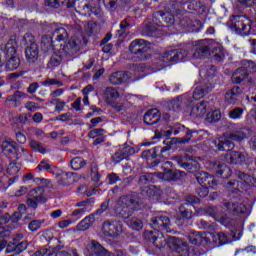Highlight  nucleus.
<instances>
[{
    "label": "nucleus",
    "instance_id": "1",
    "mask_svg": "<svg viewBox=\"0 0 256 256\" xmlns=\"http://www.w3.org/2000/svg\"><path fill=\"white\" fill-rule=\"evenodd\" d=\"M67 37H69V33L63 26L54 28L52 38L47 36L42 37L43 51H53V55L50 58V65L52 67H59L61 63V53H69L70 49H75V47L81 45V39H83L81 36L75 39L74 36L69 42L65 43ZM61 42L65 43L66 46L63 47V44H60Z\"/></svg>",
    "mask_w": 256,
    "mask_h": 256
},
{
    "label": "nucleus",
    "instance_id": "2",
    "mask_svg": "<svg viewBox=\"0 0 256 256\" xmlns=\"http://www.w3.org/2000/svg\"><path fill=\"white\" fill-rule=\"evenodd\" d=\"M153 231L145 233V239L152 243L155 249H163L167 245V238L159 231H166V233H171V221L169 217L165 215L156 216L152 219L151 223Z\"/></svg>",
    "mask_w": 256,
    "mask_h": 256
},
{
    "label": "nucleus",
    "instance_id": "3",
    "mask_svg": "<svg viewBox=\"0 0 256 256\" xmlns=\"http://www.w3.org/2000/svg\"><path fill=\"white\" fill-rule=\"evenodd\" d=\"M233 213H247V207L244 204L225 202L223 204L222 210L219 208H214V213L212 214V217H214L216 221H219V223L224 225V227H229L228 215H231Z\"/></svg>",
    "mask_w": 256,
    "mask_h": 256
},
{
    "label": "nucleus",
    "instance_id": "4",
    "mask_svg": "<svg viewBox=\"0 0 256 256\" xmlns=\"http://www.w3.org/2000/svg\"><path fill=\"white\" fill-rule=\"evenodd\" d=\"M247 137L245 130H238L232 134H226L214 141V145L218 147V151H231L235 145L231 141H243Z\"/></svg>",
    "mask_w": 256,
    "mask_h": 256
},
{
    "label": "nucleus",
    "instance_id": "5",
    "mask_svg": "<svg viewBox=\"0 0 256 256\" xmlns=\"http://www.w3.org/2000/svg\"><path fill=\"white\" fill-rule=\"evenodd\" d=\"M214 243L215 245H227L230 243L229 237L223 232H204L202 234H197L194 239H191V243L194 245H199V241Z\"/></svg>",
    "mask_w": 256,
    "mask_h": 256
},
{
    "label": "nucleus",
    "instance_id": "6",
    "mask_svg": "<svg viewBox=\"0 0 256 256\" xmlns=\"http://www.w3.org/2000/svg\"><path fill=\"white\" fill-rule=\"evenodd\" d=\"M2 151L8 159H27V155H29L23 146L17 145L14 141H4Z\"/></svg>",
    "mask_w": 256,
    "mask_h": 256
},
{
    "label": "nucleus",
    "instance_id": "7",
    "mask_svg": "<svg viewBox=\"0 0 256 256\" xmlns=\"http://www.w3.org/2000/svg\"><path fill=\"white\" fill-rule=\"evenodd\" d=\"M134 210L135 202H133L131 196L121 197L114 208L116 215L118 217H121L122 219H129V217H131V215L133 214Z\"/></svg>",
    "mask_w": 256,
    "mask_h": 256
},
{
    "label": "nucleus",
    "instance_id": "8",
    "mask_svg": "<svg viewBox=\"0 0 256 256\" xmlns=\"http://www.w3.org/2000/svg\"><path fill=\"white\" fill-rule=\"evenodd\" d=\"M151 49V44L143 39H136L131 42L129 51L134 55L135 61H145L147 59V51Z\"/></svg>",
    "mask_w": 256,
    "mask_h": 256
},
{
    "label": "nucleus",
    "instance_id": "9",
    "mask_svg": "<svg viewBox=\"0 0 256 256\" xmlns=\"http://www.w3.org/2000/svg\"><path fill=\"white\" fill-rule=\"evenodd\" d=\"M145 68L143 66H134L130 71L128 72H114L110 76V83L112 85H121V83H125V81H129V79H133V75L137 77L141 71H144Z\"/></svg>",
    "mask_w": 256,
    "mask_h": 256
},
{
    "label": "nucleus",
    "instance_id": "10",
    "mask_svg": "<svg viewBox=\"0 0 256 256\" xmlns=\"http://www.w3.org/2000/svg\"><path fill=\"white\" fill-rule=\"evenodd\" d=\"M233 24L230 29L236 35H242L243 37L250 35L251 33V20L243 16H235L233 19Z\"/></svg>",
    "mask_w": 256,
    "mask_h": 256
},
{
    "label": "nucleus",
    "instance_id": "11",
    "mask_svg": "<svg viewBox=\"0 0 256 256\" xmlns=\"http://www.w3.org/2000/svg\"><path fill=\"white\" fill-rule=\"evenodd\" d=\"M198 183L202 185V187L198 190L199 197H207L209 195V189H215L217 187V180H215L214 176H211L207 173H203L197 177Z\"/></svg>",
    "mask_w": 256,
    "mask_h": 256
},
{
    "label": "nucleus",
    "instance_id": "12",
    "mask_svg": "<svg viewBox=\"0 0 256 256\" xmlns=\"http://www.w3.org/2000/svg\"><path fill=\"white\" fill-rule=\"evenodd\" d=\"M195 45L197 47L194 52L195 59H201L207 55H210L213 49L217 51V44L214 40H200L195 42Z\"/></svg>",
    "mask_w": 256,
    "mask_h": 256
},
{
    "label": "nucleus",
    "instance_id": "13",
    "mask_svg": "<svg viewBox=\"0 0 256 256\" xmlns=\"http://www.w3.org/2000/svg\"><path fill=\"white\" fill-rule=\"evenodd\" d=\"M239 177L241 179V181H237V182H230L228 184V189L229 191H232V193H236L238 192V189L235 188V190H233V187H239V189H241L242 191H247V189H249V187H251V185L255 184V178L241 172L239 174Z\"/></svg>",
    "mask_w": 256,
    "mask_h": 256
},
{
    "label": "nucleus",
    "instance_id": "14",
    "mask_svg": "<svg viewBox=\"0 0 256 256\" xmlns=\"http://www.w3.org/2000/svg\"><path fill=\"white\" fill-rule=\"evenodd\" d=\"M187 57V51L182 49L170 50L161 55L163 63H179Z\"/></svg>",
    "mask_w": 256,
    "mask_h": 256
},
{
    "label": "nucleus",
    "instance_id": "15",
    "mask_svg": "<svg viewBox=\"0 0 256 256\" xmlns=\"http://www.w3.org/2000/svg\"><path fill=\"white\" fill-rule=\"evenodd\" d=\"M102 233L106 237H118L123 233V224L121 222H104Z\"/></svg>",
    "mask_w": 256,
    "mask_h": 256
},
{
    "label": "nucleus",
    "instance_id": "16",
    "mask_svg": "<svg viewBox=\"0 0 256 256\" xmlns=\"http://www.w3.org/2000/svg\"><path fill=\"white\" fill-rule=\"evenodd\" d=\"M52 173H56V177L61 185H71L73 181H77V174L73 172H64L63 170H52Z\"/></svg>",
    "mask_w": 256,
    "mask_h": 256
},
{
    "label": "nucleus",
    "instance_id": "17",
    "mask_svg": "<svg viewBox=\"0 0 256 256\" xmlns=\"http://www.w3.org/2000/svg\"><path fill=\"white\" fill-rule=\"evenodd\" d=\"M244 65H245V67L239 68L232 75L233 83H241V81H245V79H247V76L249 75V70H247V69H249V67L253 66V62L245 61Z\"/></svg>",
    "mask_w": 256,
    "mask_h": 256
},
{
    "label": "nucleus",
    "instance_id": "18",
    "mask_svg": "<svg viewBox=\"0 0 256 256\" xmlns=\"http://www.w3.org/2000/svg\"><path fill=\"white\" fill-rule=\"evenodd\" d=\"M210 106L208 102H201L196 104L190 111L191 117L194 119H203V117H207V111H209Z\"/></svg>",
    "mask_w": 256,
    "mask_h": 256
},
{
    "label": "nucleus",
    "instance_id": "19",
    "mask_svg": "<svg viewBox=\"0 0 256 256\" xmlns=\"http://www.w3.org/2000/svg\"><path fill=\"white\" fill-rule=\"evenodd\" d=\"M167 167H173V163L167 161L163 165L164 172L156 173V177L158 179H162V181H175L177 177L175 176V172L171 169H167Z\"/></svg>",
    "mask_w": 256,
    "mask_h": 256
},
{
    "label": "nucleus",
    "instance_id": "20",
    "mask_svg": "<svg viewBox=\"0 0 256 256\" xmlns=\"http://www.w3.org/2000/svg\"><path fill=\"white\" fill-rule=\"evenodd\" d=\"M166 245H168L172 251H177V253L187 251V243L179 238L169 237L168 241H166Z\"/></svg>",
    "mask_w": 256,
    "mask_h": 256
},
{
    "label": "nucleus",
    "instance_id": "21",
    "mask_svg": "<svg viewBox=\"0 0 256 256\" xmlns=\"http://www.w3.org/2000/svg\"><path fill=\"white\" fill-rule=\"evenodd\" d=\"M213 171L216 173V177H221L222 179L231 177V168L227 167L225 164H221V162L214 163Z\"/></svg>",
    "mask_w": 256,
    "mask_h": 256
},
{
    "label": "nucleus",
    "instance_id": "22",
    "mask_svg": "<svg viewBox=\"0 0 256 256\" xmlns=\"http://www.w3.org/2000/svg\"><path fill=\"white\" fill-rule=\"evenodd\" d=\"M158 21H164L166 25H173L175 18L170 13L158 12L153 17V23L157 25V27H162L163 25L159 24Z\"/></svg>",
    "mask_w": 256,
    "mask_h": 256
},
{
    "label": "nucleus",
    "instance_id": "23",
    "mask_svg": "<svg viewBox=\"0 0 256 256\" xmlns=\"http://www.w3.org/2000/svg\"><path fill=\"white\" fill-rule=\"evenodd\" d=\"M135 153V149L131 146H125L118 152L114 154L115 163H120L123 159H127L129 155H133Z\"/></svg>",
    "mask_w": 256,
    "mask_h": 256
},
{
    "label": "nucleus",
    "instance_id": "24",
    "mask_svg": "<svg viewBox=\"0 0 256 256\" xmlns=\"http://www.w3.org/2000/svg\"><path fill=\"white\" fill-rule=\"evenodd\" d=\"M0 51H3L4 55H7L8 57H13V55L17 53V40L10 39L6 45L0 47Z\"/></svg>",
    "mask_w": 256,
    "mask_h": 256
},
{
    "label": "nucleus",
    "instance_id": "25",
    "mask_svg": "<svg viewBox=\"0 0 256 256\" xmlns=\"http://www.w3.org/2000/svg\"><path fill=\"white\" fill-rule=\"evenodd\" d=\"M160 119L159 110L157 109H151L144 115V123L146 125H155V123H158Z\"/></svg>",
    "mask_w": 256,
    "mask_h": 256
},
{
    "label": "nucleus",
    "instance_id": "26",
    "mask_svg": "<svg viewBox=\"0 0 256 256\" xmlns=\"http://www.w3.org/2000/svg\"><path fill=\"white\" fill-rule=\"evenodd\" d=\"M95 223V214L86 216L81 222L76 226V231H87Z\"/></svg>",
    "mask_w": 256,
    "mask_h": 256
},
{
    "label": "nucleus",
    "instance_id": "27",
    "mask_svg": "<svg viewBox=\"0 0 256 256\" xmlns=\"http://www.w3.org/2000/svg\"><path fill=\"white\" fill-rule=\"evenodd\" d=\"M239 93H241V88L237 86L232 88L225 94V102L228 103V105H235V103H237Z\"/></svg>",
    "mask_w": 256,
    "mask_h": 256
},
{
    "label": "nucleus",
    "instance_id": "28",
    "mask_svg": "<svg viewBox=\"0 0 256 256\" xmlns=\"http://www.w3.org/2000/svg\"><path fill=\"white\" fill-rule=\"evenodd\" d=\"M25 53L26 59H28L30 63H34L35 61H37V58L39 57V50L37 48V44L32 43L26 48Z\"/></svg>",
    "mask_w": 256,
    "mask_h": 256
},
{
    "label": "nucleus",
    "instance_id": "29",
    "mask_svg": "<svg viewBox=\"0 0 256 256\" xmlns=\"http://www.w3.org/2000/svg\"><path fill=\"white\" fill-rule=\"evenodd\" d=\"M170 1L174 3H178L179 5H184V9H188V11H199V9H201V3L191 2V0H170Z\"/></svg>",
    "mask_w": 256,
    "mask_h": 256
},
{
    "label": "nucleus",
    "instance_id": "30",
    "mask_svg": "<svg viewBox=\"0 0 256 256\" xmlns=\"http://www.w3.org/2000/svg\"><path fill=\"white\" fill-rule=\"evenodd\" d=\"M227 163H243L245 161V155L241 152L231 151L226 157Z\"/></svg>",
    "mask_w": 256,
    "mask_h": 256
},
{
    "label": "nucleus",
    "instance_id": "31",
    "mask_svg": "<svg viewBox=\"0 0 256 256\" xmlns=\"http://www.w3.org/2000/svg\"><path fill=\"white\" fill-rule=\"evenodd\" d=\"M43 193H45L43 187H37L30 191L29 196L37 199V201H40V203H47V197H45Z\"/></svg>",
    "mask_w": 256,
    "mask_h": 256
},
{
    "label": "nucleus",
    "instance_id": "32",
    "mask_svg": "<svg viewBox=\"0 0 256 256\" xmlns=\"http://www.w3.org/2000/svg\"><path fill=\"white\" fill-rule=\"evenodd\" d=\"M217 71V68L211 64H206L201 67L200 69V77H214L215 73Z\"/></svg>",
    "mask_w": 256,
    "mask_h": 256
},
{
    "label": "nucleus",
    "instance_id": "33",
    "mask_svg": "<svg viewBox=\"0 0 256 256\" xmlns=\"http://www.w3.org/2000/svg\"><path fill=\"white\" fill-rule=\"evenodd\" d=\"M89 247H91L92 251L96 253L97 256H103V255L113 256L111 255V253H108L107 250H105V248H103V246L99 244V242H92L89 245Z\"/></svg>",
    "mask_w": 256,
    "mask_h": 256
},
{
    "label": "nucleus",
    "instance_id": "34",
    "mask_svg": "<svg viewBox=\"0 0 256 256\" xmlns=\"http://www.w3.org/2000/svg\"><path fill=\"white\" fill-rule=\"evenodd\" d=\"M127 225L134 231H141V229H143V221L139 218H132L131 220H128Z\"/></svg>",
    "mask_w": 256,
    "mask_h": 256
},
{
    "label": "nucleus",
    "instance_id": "35",
    "mask_svg": "<svg viewBox=\"0 0 256 256\" xmlns=\"http://www.w3.org/2000/svg\"><path fill=\"white\" fill-rule=\"evenodd\" d=\"M213 85H211L210 87H207V89H203L200 86H196V89L193 92L192 98L194 100H198V99H203V97H205V93H207V91H209L210 89H213Z\"/></svg>",
    "mask_w": 256,
    "mask_h": 256
},
{
    "label": "nucleus",
    "instance_id": "36",
    "mask_svg": "<svg viewBox=\"0 0 256 256\" xmlns=\"http://www.w3.org/2000/svg\"><path fill=\"white\" fill-rule=\"evenodd\" d=\"M206 119L207 121H219L221 119V111L218 109H211L206 112Z\"/></svg>",
    "mask_w": 256,
    "mask_h": 256
},
{
    "label": "nucleus",
    "instance_id": "37",
    "mask_svg": "<svg viewBox=\"0 0 256 256\" xmlns=\"http://www.w3.org/2000/svg\"><path fill=\"white\" fill-rule=\"evenodd\" d=\"M104 97L108 103H111L113 99H117L119 97V92L115 90V88H107Z\"/></svg>",
    "mask_w": 256,
    "mask_h": 256
},
{
    "label": "nucleus",
    "instance_id": "38",
    "mask_svg": "<svg viewBox=\"0 0 256 256\" xmlns=\"http://www.w3.org/2000/svg\"><path fill=\"white\" fill-rule=\"evenodd\" d=\"M70 165L74 171H79V169L85 167V160L81 157H76L71 160Z\"/></svg>",
    "mask_w": 256,
    "mask_h": 256
},
{
    "label": "nucleus",
    "instance_id": "39",
    "mask_svg": "<svg viewBox=\"0 0 256 256\" xmlns=\"http://www.w3.org/2000/svg\"><path fill=\"white\" fill-rule=\"evenodd\" d=\"M25 211H27V206L23 204L19 205L18 212L14 213L12 217L10 216L12 223H17V221L23 217Z\"/></svg>",
    "mask_w": 256,
    "mask_h": 256
},
{
    "label": "nucleus",
    "instance_id": "40",
    "mask_svg": "<svg viewBox=\"0 0 256 256\" xmlns=\"http://www.w3.org/2000/svg\"><path fill=\"white\" fill-rule=\"evenodd\" d=\"M6 171L8 175L15 176L21 171V164L16 162H10Z\"/></svg>",
    "mask_w": 256,
    "mask_h": 256
},
{
    "label": "nucleus",
    "instance_id": "41",
    "mask_svg": "<svg viewBox=\"0 0 256 256\" xmlns=\"http://www.w3.org/2000/svg\"><path fill=\"white\" fill-rule=\"evenodd\" d=\"M9 57L10 58L6 64V67L9 69V71H15V69L19 67V58L15 57V55Z\"/></svg>",
    "mask_w": 256,
    "mask_h": 256
},
{
    "label": "nucleus",
    "instance_id": "42",
    "mask_svg": "<svg viewBox=\"0 0 256 256\" xmlns=\"http://www.w3.org/2000/svg\"><path fill=\"white\" fill-rule=\"evenodd\" d=\"M30 147L36 153H42V154L47 153V150L43 147V144H41L35 140L30 141Z\"/></svg>",
    "mask_w": 256,
    "mask_h": 256
},
{
    "label": "nucleus",
    "instance_id": "43",
    "mask_svg": "<svg viewBox=\"0 0 256 256\" xmlns=\"http://www.w3.org/2000/svg\"><path fill=\"white\" fill-rule=\"evenodd\" d=\"M53 253H55V249L53 248H43L40 249L38 251H36L34 254H32L31 256H51L53 255Z\"/></svg>",
    "mask_w": 256,
    "mask_h": 256
},
{
    "label": "nucleus",
    "instance_id": "44",
    "mask_svg": "<svg viewBox=\"0 0 256 256\" xmlns=\"http://www.w3.org/2000/svg\"><path fill=\"white\" fill-rule=\"evenodd\" d=\"M85 31L89 35L97 33V24L94 21H90L85 25Z\"/></svg>",
    "mask_w": 256,
    "mask_h": 256
},
{
    "label": "nucleus",
    "instance_id": "45",
    "mask_svg": "<svg viewBox=\"0 0 256 256\" xmlns=\"http://www.w3.org/2000/svg\"><path fill=\"white\" fill-rule=\"evenodd\" d=\"M85 213H89V207L76 209L72 212L71 217H76V219H81Z\"/></svg>",
    "mask_w": 256,
    "mask_h": 256
},
{
    "label": "nucleus",
    "instance_id": "46",
    "mask_svg": "<svg viewBox=\"0 0 256 256\" xmlns=\"http://www.w3.org/2000/svg\"><path fill=\"white\" fill-rule=\"evenodd\" d=\"M180 215L182 219H191V217H193V212L189 210V208H185V206H181Z\"/></svg>",
    "mask_w": 256,
    "mask_h": 256
},
{
    "label": "nucleus",
    "instance_id": "47",
    "mask_svg": "<svg viewBox=\"0 0 256 256\" xmlns=\"http://www.w3.org/2000/svg\"><path fill=\"white\" fill-rule=\"evenodd\" d=\"M65 1L66 0H45L44 5H46V7L57 8L59 5H63Z\"/></svg>",
    "mask_w": 256,
    "mask_h": 256
},
{
    "label": "nucleus",
    "instance_id": "48",
    "mask_svg": "<svg viewBox=\"0 0 256 256\" xmlns=\"http://www.w3.org/2000/svg\"><path fill=\"white\" fill-rule=\"evenodd\" d=\"M243 115V109L242 108H235L234 110L230 111L229 117L230 119H239Z\"/></svg>",
    "mask_w": 256,
    "mask_h": 256
},
{
    "label": "nucleus",
    "instance_id": "49",
    "mask_svg": "<svg viewBox=\"0 0 256 256\" xmlns=\"http://www.w3.org/2000/svg\"><path fill=\"white\" fill-rule=\"evenodd\" d=\"M27 247H29V242L27 241H22L16 244V255H19V253H23V251H25Z\"/></svg>",
    "mask_w": 256,
    "mask_h": 256
},
{
    "label": "nucleus",
    "instance_id": "50",
    "mask_svg": "<svg viewBox=\"0 0 256 256\" xmlns=\"http://www.w3.org/2000/svg\"><path fill=\"white\" fill-rule=\"evenodd\" d=\"M19 99H27V94L23 92H16L12 98V101L16 103V105H21V101Z\"/></svg>",
    "mask_w": 256,
    "mask_h": 256
},
{
    "label": "nucleus",
    "instance_id": "51",
    "mask_svg": "<svg viewBox=\"0 0 256 256\" xmlns=\"http://www.w3.org/2000/svg\"><path fill=\"white\" fill-rule=\"evenodd\" d=\"M24 107H25V109H27V111H37V110L41 109L39 104H37L35 102H31V101L26 102Z\"/></svg>",
    "mask_w": 256,
    "mask_h": 256
},
{
    "label": "nucleus",
    "instance_id": "52",
    "mask_svg": "<svg viewBox=\"0 0 256 256\" xmlns=\"http://www.w3.org/2000/svg\"><path fill=\"white\" fill-rule=\"evenodd\" d=\"M38 171H51V164L45 160L40 162L37 166Z\"/></svg>",
    "mask_w": 256,
    "mask_h": 256
},
{
    "label": "nucleus",
    "instance_id": "53",
    "mask_svg": "<svg viewBox=\"0 0 256 256\" xmlns=\"http://www.w3.org/2000/svg\"><path fill=\"white\" fill-rule=\"evenodd\" d=\"M76 207H83L82 209H86V207H88V213H89V211H91V209H93L90 199L78 202L76 204Z\"/></svg>",
    "mask_w": 256,
    "mask_h": 256
},
{
    "label": "nucleus",
    "instance_id": "54",
    "mask_svg": "<svg viewBox=\"0 0 256 256\" xmlns=\"http://www.w3.org/2000/svg\"><path fill=\"white\" fill-rule=\"evenodd\" d=\"M199 203V198L195 196H188L186 198V207H193V205H197Z\"/></svg>",
    "mask_w": 256,
    "mask_h": 256
},
{
    "label": "nucleus",
    "instance_id": "55",
    "mask_svg": "<svg viewBox=\"0 0 256 256\" xmlns=\"http://www.w3.org/2000/svg\"><path fill=\"white\" fill-rule=\"evenodd\" d=\"M34 183L43 189V187H47V185H49V180L45 178H35Z\"/></svg>",
    "mask_w": 256,
    "mask_h": 256
},
{
    "label": "nucleus",
    "instance_id": "56",
    "mask_svg": "<svg viewBox=\"0 0 256 256\" xmlns=\"http://www.w3.org/2000/svg\"><path fill=\"white\" fill-rule=\"evenodd\" d=\"M42 85H44V87H48V85H58V87H62L63 83L57 81L56 79H47L44 82H42Z\"/></svg>",
    "mask_w": 256,
    "mask_h": 256
},
{
    "label": "nucleus",
    "instance_id": "57",
    "mask_svg": "<svg viewBox=\"0 0 256 256\" xmlns=\"http://www.w3.org/2000/svg\"><path fill=\"white\" fill-rule=\"evenodd\" d=\"M41 228V222L38 220L31 221L28 225V229L30 231H37V229Z\"/></svg>",
    "mask_w": 256,
    "mask_h": 256
},
{
    "label": "nucleus",
    "instance_id": "58",
    "mask_svg": "<svg viewBox=\"0 0 256 256\" xmlns=\"http://www.w3.org/2000/svg\"><path fill=\"white\" fill-rule=\"evenodd\" d=\"M104 134H105V130L94 129L88 134V136L90 137V139H95V137H99V135H104Z\"/></svg>",
    "mask_w": 256,
    "mask_h": 256
},
{
    "label": "nucleus",
    "instance_id": "59",
    "mask_svg": "<svg viewBox=\"0 0 256 256\" xmlns=\"http://www.w3.org/2000/svg\"><path fill=\"white\" fill-rule=\"evenodd\" d=\"M51 103L53 105H56L55 111H58V113L63 111V109H65V102H59V100L55 99V100H52Z\"/></svg>",
    "mask_w": 256,
    "mask_h": 256
},
{
    "label": "nucleus",
    "instance_id": "60",
    "mask_svg": "<svg viewBox=\"0 0 256 256\" xmlns=\"http://www.w3.org/2000/svg\"><path fill=\"white\" fill-rule=\"evenodd\" d=\"M17 253V244L10 242L6 244V253Z\"/></svg>",
    "mask_w": 256,
    "mask_h": 256
},
{
    "label": "nucleus",
    "instance_id": "61",
    "mask_svg": "<svg viewBox=\"0 0 256 256\" xmlns=\"http://www.w3.org/2000/svg\"><path fill=\"white\" fill-rule=\"evenodd\" d=\"M129 27H131V24L127 20H124L123 22H121L120 35H123V33H125V31H127V29H129Z\"/></svg>",
    "mask_w": 256,
    "mask_h": 256
},
{
    "label": "nucleus",
    "instance_id": "62",
    "mask_svg": "<svg viewBox=\"0 0 256 256\" xmlns=\"http://www.w3.org/2000/svg\"><path fill=\"white\" fill-rule=\"evenodd\" d=\"M108 180L110 185H115V183L119 181V176H117L115 173H111L108 175Z\"/></svg>",
    "mask_w": 256,
    "mask_h": 256
},
{
    "label": "nucleus",
    "instance_id": "63",
    "mask_svg": "<svg viewBox=\"0 0 256 256\" xmlns=\"http://www.w3.org/2000/svg\"><path fill=\"white\" fill-rule=\"evenodd\" d=\"M27 203L29 207H33V209H35L37 208L38 203H41V201L32 197V198H28Z\"/></svg>",
    "mask_w": 256,
    "mask_h": 256
},
{
    "label": "nucleus",
    "instance_id": "64",
    "mask_svg": "<svg viewBox=\"0 0 256 256\" xmlns=\"http://www.w3.org/2000/svg\"><path fill=\"white\" fill-rule=\"evenodd\" d=\"M56 256H79V254H77V250H73L71 254L67 252H59Z\"/></svg>",
    "mask_w": 256,
    "mask_h": 256
}]
</instances>
